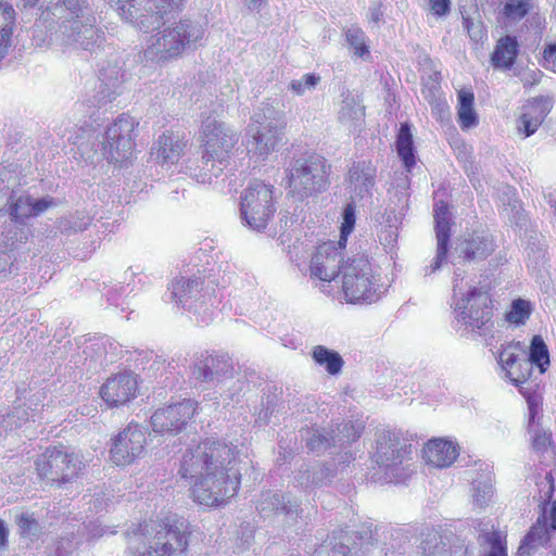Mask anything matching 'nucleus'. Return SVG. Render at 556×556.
<instances>
[{"instance_id":"1","label":"nucleus","mask_w":556,"mask_h":556,"mask_svg":"<svg viewBox=\"0 0 556 556\" xmlns=\"http://www.w3.org/2000/svg\"><path fill=\"white\" fill-rule=\"evenodd\" d=\"M237 454L236 445L215 439L186 450L178 476L188 483L194 502L217 507L237 494L241 482Z\"/></svg>"},{"instance_id":"2","label":"nucleus","mask_w":556,"mask_h":556,"mask_svg":"<svg viewBox=\"0 0 556 556\" xmlns=\"http://www.w3.org/2000/svg\"><path fill=\"white\" fill-rule=\"evenodd\" d=\"M202 156L189 162V175L200 184H212L228 167L240 138L238 131L215 117L202 122Z\"/></svg>"},{"instance_id":"3","label":"nucleus","mask_w":556,"mask_h":556,"mask_svg":"<svg viewBox=\"0 0 556 556\" xmlns=\"http://www.w3.org/2000/svg\"><path fill=\"white\" fill-rule=\"evenodd\" d=\"M40 18L46 23H56L67 43L89 51L101 47L103 36L96 27V16L87 0L50 2Z\"/></svg>"},{"instance_id":"4","label":"nucleus","mask_w":556,"mask_h":556,"mask_svg":"<svg viewBox=\"0 0 556 556\" xmlns=\"http://www.w3.org/2000/svg\"><path fill=\"white\" fill-rule=\"evenodd\" d=\"M128 548L134 556H174L188 546L187 526L176 516L139 525L129 536Z\"/></svg>"},{"instance_id":"5","label":"nucleus","mask_w":556,"mask_h":556,"mask_svg":"<svg viewBox=\"0 0 556 556\" xmlns=\"http://www.w3.org/2000/svg\"><path fill=\"white\" fill-rule=\"evenodd\" d=\"M156 30L147 40L144 56L152 61L165 62L178 58L182 52L204 37L203 27L189 18L161 27V22L155 25Z\"/></svg>"},{"instance_id":"6","label":"nucleus","mask_w":556,"mask_h":556,"mask_svg":"<svg viewBox=\"0 0 556 556\" xmlns=\"http://www.w3.org/2000/svg\"><path fill=\"white\" fill-rule=\"evenodd\" d=\"M341 289L346 302L370 304L383 293L379 269L365 255L348 257L342 267Z\"/></svg>"},{"instance_id":"7","label":"nucleus","mask_w":556,"mask_h":556,"mask_svg":"<svg viewBox=\"0 0 556 556\" xmlns=\"http://www.w3.org/2000/svg\"><path fill=\"white\" fill-rule=\"evenodd\" d=\"M330 165L317 153H305L292 159L286 169L289 192L303 200L321 193L330 185Z\"/></svg>"},{"instance_id":"8","label":"nucleus","mask_w":556,"mask_h":556,"mask_svg":"<svg viewBox=\"0 0 556 556\" xmlns=\"http://www.w3.org/2000/svg\"><path fill=\"white\" fill-rule=\"evenodd\" d=\"M35 466L40 480L59 486L76 479L84 468L80 457L63 445L47 447Z\"/></svg>"},{"instance_id":"9","label":"nucleus","mask_w":556,"mask_h":556,"mask_svg":"<svg viewBox=\"0 0 556 556\" xmlns=\"http://www.w3.org/2000/svg\"><path fill=\"white\" fill-rule=\"evenodd\" d=\"M286 124L283 111L270 103H262L257 112L254 113L249 130L253 137L251 146L262 160L276 150Z\"/></svg>"},{"instance_id":"10","label":"nucleus","mask_w":556,"mask_h":556,"mask_svg":"<svg viewBox=\"0 0 556 556\" xmlns=\"http://www.w3.org/2000/svg\"><path fill=\"white\" fill-rule=\"evenodd\" d=\"M410 454L412 444L400 431L383 429L376 433L372 460L384 471L390 482H399L403 478L401 466Z\"/></svg>"},{"instance_id":"11","label":"nucleus","mask_w":556,"mask_h":556,"mask_svg":"<svg viewBox=\"0 0 556 556\" xmlns=\"http://www.w3.org/2000/svg\"><path fill=\"white\" fill-rule=\"evenodd\" d=\"M274 191L273 185L253 180L241 192L240 213L250 229L262 231L267 227L276 212Z\"/></svg>"},{"instance_id":"12","label":"nucleus","mask_w":556,"mask_h":556,"mask_svg":"<svg viewBox=\"0 0 556 556\" xmlns=\"http://www.w3.org/2000/svg\"><path fill=\"white\" fill-rule=\"evenodd\" d=\"M141 2L137 0H110V5L118 12L124 21L148 33L150 29H154L155 25H159L164 15L172 10L179 9L184 0H144L143 9L139 8Z\"/></svg>"},{"instance_id":"13","label":"nucleus","mask_w":556,"mask_h":556,"mask_svg":"<svg viewBox=\"0 0 556 556\" xmlns=\"http://www.w3.org/2000/svg\"><path fill=\"white\" fill-rule=\"evenodd\" d=\"M489 294L476 287L470 288L466 294L453 301L457 324L468 331H476L485 326L492 315Z\"/></svg>"},{"instance_id":"14","label":"nucleus","mask_w":556,"mask_h":556,"mask_svg":"<svg viewBox=\"0 0 556 556\" xmlns=\"http://www.w3.org/2000/svg\"><path fill=\"white\" fill-rule=\"evenodd\" d=\"M137 126L138 122L134 117L123 114L106 128L102 153L109 162H123L131 156Z\"/></svg>"},{"instance_id":"15","label":"nucleus","mask_w":556,"mask_h":556,"mask_svg":"<svg viewBox=\"0 0 556 556\" xmlns=\"http://www.w3.org/2000/svg\"><path fill=\"white\" fill-rule=\"evenodd\" d=\"M18 176L15 170L7 167L0 168V211L10 204V216L15 223L23 224L25 219L34 217L30 195L15 197L18 186Z\"/></svg>"},{"instance_id":"16","label":"nucleus","mask_w":556,"mask_h":556,"mask_svg":"<svg viewBox=\"0 0 556 556\" xmlns=\"http://www.w3.org/2000/svg\"><path fill=\"white\" fill-rule=\"evenodd\" d=\"M197 403L184 400L179 403L159 408L151 416V426L154 432L161 434L179 433L193 417Z\"/></svg>"},{"instance_id":"17","label":"nucleus","mask_w":556,"mask_h":556,"mask_svg":"<svg viewBox=\"0 0 556 556\" xmlns=\"http://www.w3.org/2000/svg\"><path fill=\"white\" fill-rule=\"evenodd\" d=\"M344 249L345 245H340V242L334 241L318 245L311 260V277L321 281H331L339 273L342 274V267L345 264L343 261Z\"/></svg>"},{"instance_id":"18","label":"nucleus","mask_w":556,"mask_h":556,"mask_svg":"<svg viewBox=\"0 0 556 556\" xmlns=\"http://www.w3.org/2000/svg\"><path fill=\"white\" fill-rule=\"evenodd\" d=\"M146 432L138 425H129L113 440L111 459L117 466L131 464L144 452Z\"/></svg>"},{"instance_id":"19","label":"nucleus","mask_w":556,"mask_h":556,"mask_svg":"<svg viewBox=\"0 0 556 556\" xmlns=\"http://www.w3.org/2000/svg\"><path fill=\"white\" fill-rule=\"evenodd\" d=\"M433 217L437 238V254L432 258L431 263L425 267L426 276L437 273L442 267L447 256L451 239L452 214L447 204L443 201L437 202Z\"/></svg>"},{"instance_id":"20","label":"nucleus","mask_w":556,"mask_h":556,"mask_svg":"<svg viewBox=\"0 0 556 556\" xmlns=\"http://www.w3.org/2000/svg\"><path fill=\"white\" fill-rule=\"evenodd\" d=\"M137 379L131 371L110 377L100 389V395L110 406H119L129 402L137 393Z\"/></svg>"},{"instance_id":"21","label":"nucleus","mask_w":556,"mask_h":556,"mask_svg":"<svg viewBox=\"0 0 556 556\" xmlns=\"http://www.w3.org/2000/svg\"><path fill=\"white\" fill-rule=\"evenodd\" d=\"M377 169L370 161L354 162L348 181L352 199L370 198L376 184Z\"/></svg>"},{"instance_id":"22","label":"nucleus","mask_w":556,"mask_h":556,"mask_svg":"<svg viewBox=\"0 0 556 556\" xmlns=\"http://www.w3.org/2000/svg\"><path fill=\"white\" fill-rule=\"evenodd\" d=\"M555 536L556 532L548 526L547 511L543 509L521 541L518 554L520 556H529L539 547H552Z\"/></svg>"},{"instance_id":"23","label":"nucleus","mask_w":556,"mask_h":556,"mask_svg":"<svg viewBox=\"0 0 556 556\" xmlns=\"http://www.w3.org/2000/svg\"><path fill=\"white\" fill-rule=\"evenodd\" d=\"M471 526L478 532L481 556H507L506 534L494 530L490 520L475 519Z\"/></svg>"},{"instance_id":"24","label":"nucleus","mask_w":556,"mask_h":556,"mask_svg":"<svg viewBox=\"0 0 556 556\" xmlns=\"http://www.w3.org/2000/svg\"><path fill=\"white\" fill-rule=\"evenodd\" d=\"M494 251L493 240L483 233H472L456 243L454 253L463 262H480Z\"/></svg>"},{"instance_id":"25","label":"nucleus","mask_w":556,"mask_h":556,"mask_svg":"<svg viewBox=\"0 0 556 556\" xmlns=\"http://www.w3.org/2000/svg\"><path fill=\"white\" fill-rule=\"evenodd\" d=\"M256 509L261 517L270 518L275 515L285 514L290 518H296L299 515V503L293 501L289 494H279L274 491L262 493Z\"/></svg>"},{"instance_id":"26","label":"nucleus","mask_w":556,"mask_h":556,"mask_svg":"<svg viewBox=\"0 0 556 556\" xmlns=\"http://www.w3.org/2000/svg\"><path fill=\"white\" fill-rule=\"evenodd\" d=\"M337 118L339 124L350 132L359 129L365 119L363 99L349 91L343 93Z\"/></svg>"},{"instance_id":"27","label":"nucleus","mask_w":556,"mask_h":556,"mask_svg":"<svg viewBox=\"0 0 556 556\" xmlns=\"http://www.w3.org/2000/svg\"><path fill=\"white\" fill-rule=\"evenodd\" d=\"M532 366L529 359L521 358L520 362L515 363L511 368H508L505 372V377L509 381L519 388L520 393L526 396L529 405V424L534 422L535 415L538 414V403H540L536 395L530 394L522 384H525L532 375Z\"/></svg>"},{"instance_id":"28","label":"nucleus","mask_w":556,"mask_h":556,"mask_svg":"<svg viewBox=\"0 0 556 556\" xmlns=\"http://www.w3.org/2000/svg\"><path fill=\"white\" fill-rule=\"evenodd\" d=\"M458 455L457 446L452 441L442 439L430 440L424 447L427 464L437 468L451 466Z\"/></svg>"},{"instance_id":"29","label":"nucleus","mask_w":556,"mask_h":556,"mask_svg":"<svg viewBox=\"0 0 556 556\" xmlns=\"http://www.w3.org/2000/svg\"><path fill=\"white\" fill-rule=\"evenodd\" d=\"M202 285L200 278H176L169 287L172 299L182 307L191 309L194 301L201 300Z\"/></svg>"},{"instance_id":"30","label":"nucleus","mask_w":556,"mask_h":556,"mask_svg":"<svg viewBox=\"0 0 556 556\" xmlns=\"http://www.w3.org/2000/svg\"><path fill=\"white\" fill-rule=\"evenodd\" d=\"M185 143L173 132L163 134L152 148V155L162 165L176 164L184 151Z\"/></svg>"},{"instance_id":"31","label":"nucleus","mask_w":556,"mask_h":556,"mask_svg":"<svg viewBox=\"0 0 556 556\" xmlns=\"http://www.w3.org/2000/svg\"><path fill=\"white\" fill-rule=\"evenodd\" d=\"M301 437L306 441V446L314 453H323L331 446H338L334 430L312 427L301 429Z\"/></svg>"},{"instance_id":"32","label":"nucleus","mask_w":556,"mask_h":556,"mask_svg":"<svg viewBox=\"0 0 556 556\" xmlns=\"http://www.w3.org/2000/svg\"><path fill=\"white\" fill-rule=\"evenodd\" d=\"M518 53V42L515 37L505 36L501 38L491 55L494 67L510 68L515 63Z\"/></svg>"},{"instance_id":"33","label":"nucleus","mask_w":556,"mask_h":556,"mask_svg":"<svg viewBox=\"0 0 556 556\" xmlns=\"http://www.w3.org/2000/svg\"><path fill=\"white\" fill-rule=\"evenodd\" d=\"M15 23V11L11 4L0 3V61L8 53Z\"/></svg>"},{"instance_id":"34","label":"nucleus","mask_w":556,"mask_h":556,"mask_svg":"<svg viewBox=\"0 0 556 556\" xmlns=\"http://www.w3.org/2000/svg\"><path fill=\"white\" fill-rule=\"evenodd\" d=\"M125 76L124 62L118 55H114L111 60L100 65L99 78L109 88L116 87L124 80Z\"/></svg>"},{"instance_id":"35","label":"nucleus","mask_w":556,"mask_h":556,"mask_svg":"<svg viewBox=\"0 0 556 556\" xmlns=\"http://www.w3.org/2000/svg\"><path fill=\"white\" fill-rule=\"evenodd\" d=\"M397 154L404 163L407 172L415 165V154L413 147V135L408 124H402L396 138Z\"/></svg>"},{"instance_id":"36","label":"nucleus","mask_w":556,"mask_h":556,"mask_svg":"<svg viewBox=\"0 0 556 556\" xmlns=\"http://www.w3.org/2000/svg\"><path fill=\"white\" fill-rule=\"evenodd\" d=\"M473 93L466 90L458 92V123L463 129H469L478 124V117L473 110Z\"/></svg>"},{"instance_id":"37","label":"nucleus","mask_w":556,"mask_h":556,"mask_svg":"<svg viewBox=\"0 0 556 556\" xmlns=\"http://www.w3.org/2000/svg\"><path fill=\"white\" fill-rule=\"evenodd\" d=\"M521 358L528 359L527 346L523 342L511 341L502 345L498 353V363L504 371L511 368V366L520 362Z\"/></svg>"},{"instance_id":"38","label":"nucleus","mask_w":556,"mask_h":556,"mask_svg":"<svg viewBox=\"0 0 556 556\" xmlns=\"http://www.w3.org/2000/svg\"><path fill=\"white\" fill-rule=\"evenodd\" d=\"M312 357L318 365L324 366L330 375H337L342 369L343 359L340 354L326 346H315L312 352Z\"/></svg>"},{"instance_id":"39","label":"nucleus","mask_w":556,"mask_h":556,"mask_svg":"<svg viewBox=\"0 0 556 556\" xmlns=\"http://www.w3.org/2000/svg\"><path fill=\"white\" fill-rule=\"evenodd\" d=\"M216 303V295H213L207 291L201 295V300L197 299L194 301L190 311L193 312L199 325H208L213 320L215 314L214 306Z\"/></svg>"},{"instance_id":"40","label":"nucleus","mask_w":556,"mask_h":556,"mask_svg":"<svg viewBox=\"0 0 556 556\" xmlns=\"http://www.w3.org/2000/svg\"><path fill=\"white\" fill-rule=\"evenodd\" d=\"M528 359L531 362L532 367L535 365L540 368L541 374L546 371L549 365V353L541 336L532 338Z\"/></svg>"},{"instance_id":"41","label":"nucleus","mask_w":556,"mask_h":556,"mask_svg":"<svg viewBox=\"0 0 556 556\" xmlns=\"http://www.w3.org/2000/svg\"><path fill=\"white\" fill-rule=\"evenodd\" d=\"M364 425L362 421H346L337 426L336 440L338 446H344L355 442L362 434Z\"/></svg>"},{"instance_id":"42","label":"nucleus","mask_w":556,"mask_h":556,"mask_svg":"<svg viewBox=\"0 0 556 556\" xmlns=\"http://www.w3.org/2000/svg\"><path fill=\"white\" fill-rule=\"evenodd\" d=\"M532 313L530 301L516 299L511 302L509 311L506 313V320L515 326L525 325Z\"/></svg>"},{"instance_id":"43","label":"nucleus","mask_w":556,"mask_h":556,"mask_svg":"<svg viewBox=\"0 0 556 556\" xmlns=\"http://www.w3.org/2000/svg\"><path fill=\"white\" fill-rule=\"evenodd\" d=\"M321 78L315 73H306L300 78L292 79L288 89L296 97H303L316 89Z\"/></svg>"},{"instance_id":"44","label":"nucleus","mask_w":556,"mask_h":556,"mask_svg":"<svg viewBox=\"0 0 556 556\" xmlns=\"http://www.w3.org/2000/svg\"><path fill=\"white\" fill-rule=\"evenodd\" d=\"M493 484L491 478L488 477L482 481L475 480L472 482V503L479 508L485 507L493 497Z\"/></svg>"},{"instance_id":"45","label":"nucleus","mask_w":556,"mask_h":556,"mask_svg":"<svg viewBox=\"0 0 556 556\" xmlns=\"http://www.w3.org/2000/svg\"><path fill=\"white\" fill-rule=\"evenodd\" d=\"M90 223L91 218L89 216L72 215L61 218L58 223V229L61 233L71 236L86 230Z\"/></svg>"},{"instance_id":"46","label":"nucleus","mask_w":556,"mask_h":556,"mask_svg":"<svg viewBox=\"0 0 556 556\" xmlns=\"http://www.w3.org/2000/svg\"><path fill=\"white\" fill-rule=\"evenodd\" d=\"M365 37V33L356 26L349 27L345 30L346 42L355 56L364 58L369 54Z\"/></svg>"},{"instance_id":"47","label":"nucleus","mask_w":556,"mask_h":556,"mask_svg":"<svg viewBox=\"0 0 556 556\" xmlns=\"http://www.w3.org/2000/svg\"><path fill=\"white\" fill-rule=\"evenodd\" d=\"M552 106L553 103L548 97H538L523 106V112L533 118H538V122L542 124Z\"/></svg>"},{"instance_id":"48","label":"nucleus","mask_w":556,"mask_h":556,"mask_svg":"<svg viewBox=\"0 0 556 556\" xmlns=\"http://www.w3.org/2000/svg\"><path fill=\"white\" fill-rule=\"evenodd\" d=\"M424 98L431 105L432 110L443 115L447 113V103L442 96L440 86L438 83H433L431 86H425L421 90Z\"/></svg>"},{"instance_id":"49","label":"nucleus","mask_w":556,"mask_h":556,"mask_svg":"<svg viewBox=\"0 0 556 556\" xmlns=\"http://www.w3.org/2000/svg\"><path fill=\"white\" fill-rule=\"evenodd\" d=\"M214 355H207L202 359L198 361L192 367V376L203 382H213L215 381L213 375L214 368Z\"/></svg>"},{"instance_id":"50","label":"nucleus","mask_w":556,"mask_h":556,"mask_svg":"<svg viewBox=\"0 0 556 556\" xmlns=\"http://www.w3.org/2000/svg\"><path fill=\"white\" fill-rule=\"evenodd\" d=\"M536 485L539 488V502L541 511H543V509L547 511V505L551 502L555 491L554 477L552 471H547L545 476L536 482Z\"/></svg>"},{"instance_id":"51","label":"nucleus","mask_w":556,"mask_h":556,"mask_svg":"<svg viewBox=\"0 0 556 556\" xmlns=\"http://www.w3.org/2000/svg\"><path fill=\"white\" fill-rule=\"evenodd\" d=\"M214 361L213 375L215 381L220 382L232 377L235 368L229 357L224 355H214Z\"/></svg>"},{"instance_id":"52","label":"nucleus","mask_w":556,"mask_h":556,"mask_svg":"<svg viewBox=\"0 0 556 556\" xmlns=\"http://www.w3.org/2000/svg\"><path fill=\"white\" fill-rule=\"evenodd\" d=\"M530 10L529 0H508L504 13L511 20H521Z\"/></svg>"},{"instance_id":"53","label":"nucleus","mask_w":556,"mask_h":556,"mask_svg":"<svg viewBox=\"0 0 556 556\" xmlns=\"http://www.w3.org/2000/svg\"><path fill=\"white\" fill-rule=\"evenodd\" d=\"M355 225V210L352 204H348L343 211V223L340 231V245H345L348 236L353 231Z\"/></svg>"},{"instance_id":"54","label":"nucleus","mask_w":556,"mask_h":556,"mask_svg":"<svg viewBox=\"0 0 556 556\" xmlns=\"http://www.w3.org/2000/svg\"><path fill=\"white\" fill-rule=\"evenodd\" d=\"M540 125L541 123L538 122V118H533L525 112H522L517 121V129L519 132H523L525 137L533 135Z\"/></svg>"},{"instance_id":"55","label":"nucleus","mask_w":556,"mask_h":556,"mask_svg":"<svg viewBox=\"0 0 556 556\" xmlns=\"http://www.w3.org/2000/svg\"><path fill=\"white\" fill-rule=\"evenodd\" d=\"M463 24L471 40L479 42L485 36L484 27L481 22L473 21L470 17H463Z\"/></svg>"},{"instance_id":"56","label":"nucleus","mask_w":556,"mask_h":556,"mask_svg":"<svg viewBox=\"0 0 556 556\" xmlns=\"http://www.w3.org/2000/svg\"><path fill=\"white\" fill-rule=\"evenodd\" d=\"M551 445V434L535 430L532 438V446L536 452H547Z\"/></svg>"},{"instance_id":"57","label":"nucleus","mask_w":556,"mask_h":556,"mask_svg":"<svg viewBox=\"0 0 556 556\" xmlns=\"http://www.w3.org/2000/svg\"><path fill=\"white\" fill-rule=\"evenodd\" d=\"M29 419V413L23 407H15L13 412L7 415L5 421L11 427H20Z\"/></svg>"},{"instance_id":"58","label":"nucleus","mask_w":556,"mask_h":556,"mask_svg":"<svg viewBox=\"0 0 556 556\" xmlns=\"http://www.w3.org/2000/svg\"><path fill=\"white\" fill-rule=\"evenodd\" d=\"M451 0H430V10L438 16L446 15L450 12Z\"/></svg>"},{"instance_id":"59","label":"nucleus","mask_w":556,"mask_h":556,"mask_svg":"<svg viewBox=\"0 0 556 556\" xmlns=\"http://www.w3.org/2000/svg\"><path fill=\"white\" fill-rule=\"evenodd\" d=\"M31 205H33L34 216H38L41 213L46 212L49 207L54 205V202L50 198H42V199L31 198Z\"/></svg>"},{"instance_id":"60","label":"nucleus","mask_w":556,"mask_h":556,"mask_svg":"<svg viewBox=\"0 0 556 556\" xmlns=\"http://www.w3.org/2000/svg\"><path fill=\"white\" fill-rule=\"evenodd\" d=\"M463 281H464L463 274L459 271V269H456L454 271V278H453V301L459 299L462 296V294H466V292H464V288L462 286Z\"/></svg>"},{"instance_id":"61","label":"nucleus","mask_w":556,"mask_h":556,"mask_svg":"<svg viewBox=\"0 0 556 556\" xmlns=\"http://www.w3.org/2000/svg\"><path fill=\"white\" fill-rule=\"evenodd\" d=\"M17 525L23 533H30L36 528V521L27 515L22 514L17 519Z\"/></svg>"},{"instance_id":"62","label":"nucleus","mask_w":556,"mask_h":556,"mask_svg":"<svg viewBox=\"0 0 556 556\" xmlns=\"http://www.w3.org/2000/svg\"><path fill=\"white\" fill-rule=\"evenodd\" d=\"M331 556H358V549L355 546L339 544L332 548Z\"/></svg>"},{"instance_id":"63","label":"nucleus","mask_w":556,"mask_h":556,"mask_svg":"<svg viewBox=\"0 0 556 556\" xmlns=\"http://www.w3.org/2000/svg\"><path fill=\"white\" fill-rule=\"evenodd\" d=\"M86 529L88 531V535L91 539H98L104 535L106 530L97 522H90L88 526H86Z\"/></svg>"},{"instance_id":"64","label":"nucleus","mask_w":556,"mask_h":556,"mask_svg":"<svg viewBox=\"0 0 556 556\" xmlns=\"http://www.w3.org/2000/svg\"><path fill=\"white\" fill-rule=\"evenodd\" d=\"M126 291V287L124 286H119L117 288H112L111 290L108 291L106 293V296H108V301L110 302L111 305H114V306H118L119 303H118V296L121 295V293L125 292Z\"/></svg>"}]
</instances>
